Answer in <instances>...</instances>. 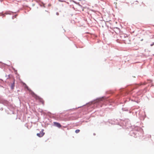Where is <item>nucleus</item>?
Masks as SVG:
<instances>
[{"label":"nucleus","instance_id":"f257e3e1","mask_svg":"<svg viewBox=\"0 0 154 154\" xmlns=\"http://www.w3.org/2000/svg\"><path fill=\"white\" fill-rule=\"evenodd\" d=\"M31 94L32 95V96L34 97L36 99L38 100L39 101L41 102L43 104H44V101L40 97H39L37 96L36 94H35L33 92L31 91Z\"/></svg>","mask_w":154,"mask_h":154},{"label":"nucleus","instance_id":"f03ea898","mask_svg":"<svg viewBox=\"0 0 154 154\" xmlns=\"http://www.w3.org/2000/svg\"><path fill=\"white\" fill-rule=\"evenodd\" d=\"M43 131L44 130H42L39 133H38L37 134V135L39 137H42L45 134V133L43 132Z\"/></svg>","mask_w":154,"mask_h":154},{"label":"nucleus","instance_id":"7ed1b4c3","mask_svg":"<svg viewBox=\"0 0 154 154\" xmlns=\"http://www.w3.org/2000/svg\"><path fill=\"white\" fill-rule=\"evenodd\" d=\"M54 125L59 128H60L61 127V125L59 123L57 122H54Z\"/></svg>","mask_w":154,"mask_h":154},{"label":"nucleus","instance_id":"20e7f679","mask_svg":"<svg viewBox=\"0 0 154 154\" xmlns=\"http://www.w3.org/2000/svg\"><path fill=\"white\" fill-rule=\"evenodd\" d=\"M139 2L137 1H135L132 3V5L133 6H135L137 5L138 4Z\"/></svg>","mask_w":154,"mask_h":154},{"label":"nucleus","instance_id":"39448f33","mask_svg":"<svg viewBox=\"0 0 154 154\" xmlns=\"http://www.w3.org/2000/svg\"><path fill=\"white\" fill-rule=\"evenodd\" d=\"M49 13L48 11H45V13H44V14L46 15H49Z\"/></svg>","mask_w":154,"mask_h":154},{"label":"nucleus","instance_id":"423d86ee","mask_svg":"<svg viewBox=\"0 0 154 154\" xmlns=\"http://www.w3.org/2000/svg\"><path fill=\"white\" fill-rule=\"evenodd\" d=\"M14 87V82L11 85V88L12 89H13Z\"/></svg>","mask_w":154,"mask_h":154},{"label":"nucleus","instance_id":"0eeeda50","mask_svg":"<svg viewBox=\"0 0 154 154\" xmlns=\"http://www.w3.org/2000/svg\"><path fill=\"white\" fill-rule=\"evenodd\" d=\"M80 131L79 130L77 129L75 131V132L76 133H79L80 132Z\"/></svg>","mask_w":154,"mask_h":154},{"label":"nucleus","instance_id":"6e6552de","mask_svg":"<svg viewBox=\"0 0 154 154\" xmlns=\"http://www.w3.org/2000/svg\"><path fill=\"white\" fill-rule=\"evenodd\" d=\"M56 14L57 15H59V13H58V12H57V13H56Z\"/></svg>","mask_w":154,"mask_h":154}]
</instances>
